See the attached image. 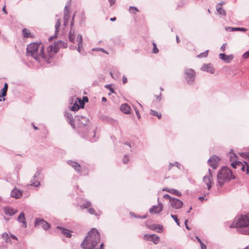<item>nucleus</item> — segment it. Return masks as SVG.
<instances>
[{
    "label": "nucleus",
    "mask_w": 249,
    "mask_h": 249,
    "mask_svg": "<svg viewBox=\"0 0 249 249\" xmlns=\"http://www.w3.org/2000/svg\"><path fill=\"white\" fill-rule=\"evenodd\" d=\"M100 241V235L98 230L95 229H91L88 233L81 244L83 249H97L96 245Z\"/></svg>",
    "instance_id": "obj_1"
},
{
    "label": "nucleus",
    "mask_w": 249,
    "mask_h": 249,
    "mask_svg": "<svg viewBox=\"0 0 249 249\" xmlns=\"http://www.w3.org/2000/svg\"><path fill=\"white\" fill-rule=\"evenodd\" d=\"M75 119H77L79 121V124L80 125L79 127L81 129H83L84 130H86V132H85V131L81 132V130H79L81 136L85 139L89 140L91 142H95L97 140L95 138V133L97 127H95L90 131L89 128L88 129H87V127L86 126L89 121V119L82 116H77V117H75Z\"/></svg>",
    "instance_id": "obj_2"
},
{
    "label": "nucleus",
    "mask_w": 249,
    "mask_h": 249,
    "mask_svg": "<svg viewBox=\"0 0 249 249\" xmlns=\"http://www.w3.org/2000/svg\"><path fill=\"white\" fill-rule=\"evenodd\" d=\"M44 47L40 43H32L27 46L26 54L31 56L37 61L40 60V58H45L46 55L44 52Z\"/></svg>",
    "instance_id": "obj_3"
},
{
    "label": "nucleus",
    "mask_w": 249,
    "mask_h": 249,
    "mask_svg": "<svg viewBox=\"0 0 249 249\" xmlns=\"http://www.w3.org/2000/svg\"><path fill=\"white\" fill-rule=\"evenodd\" d=\"M229 227L231 228H240V232L244 234H249V213L241 215Z\"/></svg>",
    "instance_id": "obj_4"
},
{
    "label": "nucleus",
    "mask_w": 249,
    "mask_h": 249,
    "mask_svg": "<svg viewBox=\"0 0 249 249\" xmlns=\"http://www.w3.org/2000/svg\"><path fill=\"white\" fill-rule=\"evenodd\" d=\"M217 178L219 185L220 187H222L225 182H229L231 179L234 178V177L229 168L223 167L218 172Z\"/></svg>",
    "instance_id": "obj_5"
},
{
    "label": "nucleus",
    "mask_w": 249,
    "mask_h": 249,
    "mask_svg": "<svg viewBox=\"0 0 249 249\" xmlns=\"http://www.w3.org/2000/svg\"><path fill=\"white\" fill-rule=\"evenodd\" d=\"M63 42L62 41H60L59 42H58L57 44L55 45H50L48 46L47 48V54H46V58H44L45 59L46 61L49 63L50 58L52 57V55L55 54L57 50L59 48V46L62 44Z\"/></svg>",
    "instance_id": "obj_6"
},
{
    "label": "nucleus",
    "mask_w": 249,
    "mask_h": 249,
    "mask_svg": "<svg viewBox=\"0 0 249 249\" xmlns=\"http://www.w3.org/2000/svg\"><path fill=\"white\" fill-rule=\"evenodd\" d=\"M196 76V72L192 69H186L185 71V77L189 85L194 83Z\"/></svg>",
    "instance_id": "obj_7"
},
{
    "label": "nucleus",
    "mask_w": 249,
    "mask_h": 249,
    "mask_svg": "<svg viewBox=\"0 0 249 249\" xmlns=\"http://www.w3.org/2000/svg\"><path fill=\"white\" fill-rule=\"evenodd\" d=\"M35 226L36 227L40 226L46 231L48 230L50 228V225L48 222L43 219L38 218H36Z\"/></svg>",
    "instance_id": "obj_8"
},
{
    "label": "nucleus",
    "mask_w": 249,
    "mask_h": 249,
    "mask_svg": "<svg viewBox=\"0 0 249 249\" xmlns=\"http://www.w3.org/2000/svg\"><path fill=\"white\" fill-rule=\"evenodd\" d=\"M41 170L39 169H37V171L36 172V173L34 174V175L33 177V179L31 180V185L35 187H39L40 185V182L37 180V178L39 177V176L41 174Z\"/></svg>",
    "instance_id": "obj_9"
},
{
    "label": "nucleus",
    "mask_w": 249,
    "mask_h": 249,
    "mask_svg": "<svg viewBox=\"0 0 249 249\" xmlns=\"http://www.w3.org/2000/svg\"><path fill=\"white\" fill-rule=\"evenodd\" d=\"M70 3H71V2L68 1L64 8V18H63V20H64L63 25L65 27H66L67 26L68 21H69V18H70V11L68 9V7L70 6Z\"/></svg>",
    "instance_id": "obj_10"
},
{
    "label": "nucleus",
    "mask_w": 249,
    "mask_h": 249,
    "mask_svg": "<svg viewBox=\"0 0 249 249\" xmlns=\"http://www.w3.org/2000/svg\"><path fill=\"white\" fill-rule=\"evenodd\" d=\"M170 204L171 207L175 209H180L183 204L182 201L175 197L170 200Z\"/></svg>",
    "instance_id": "obj_11"
},
{
    "label": "nucleus",
    "mask_w": 249,
    "mask_h": 249,
    "mask_svg": "<svg viewBox=\"0 0 249 249\" xmlns=\"http://www.w3.org/2000/svg\"><path fill=\"white\" fill-rule=\"evenodd\" d=\"M220 159L218 156H213L208 160L209 165L214 169H216L218 166V163Z\"/></svg>",
    "instance_id": "obj_12"
},
{
    "label": "nucleus",
    "mask_w": 249,
    "mask_h": 249,
    "mask_svg": "<svg viewBox=\"0 0 249 249\" xmlns=\"http://www.w3.org/2000/svg\"><path fill=\"white\" fill-rule=\"evenodd\" d=\"M144 239L145 240H150L152 241L155 244H157L160 242L159 236L156 234H146L144 235Z\"/></svg>",
    "instance_id": "obj_13"
},
{
    "label": "nucleus",
    "mask_w": 249,
    "mask_h": 249,
    "mask_svg": "<svg viewBox=\"0 0 249 249\" xmlns=\"http://www.w3.org/2000/svg\"><path fill=\"white\" fill-rule=\"evenodd\" d=\"M163 208L162 203L159 202L158 205H154L149 209V212L152 214H157L162 211Z\"/></svg>",
    "instance_id": "obj_14"
},
{
    "label": "nucleus",
    "mask_w": 249,
    "mask_h": 249,
    "mask_svg": "<svg viewBox=\"0 0 249 249\" xmlns=\"http://www.w3.org/2000/svg\"><path fill=\"white\" fill-rule=\"evenodd\" d=\"M219 57L226 63H229L233 59V55L232 54L226 55L225 53H221L219 55Z\"/></svg>",
    "instance_id": "obj_15"
},
{
    "label": "nucleus",
    "mask_w": 249,
    "mask_h": 249,
    "mask_svg": "<svg viewBox=\"0 0 249 249\" xmlns=\"http://www.w3.org/2000/svg\"><path fill=\"white\" fill-rule=\"evenodd\" d=\"M67 163L72 167L77 173H82L81 166L77 162L70 160L67 161Z\"/></svg>",
    "instance_id": "obj_16"
},
{
    "label": "nucleus",
    "mask_w": 249,
    "mask_h": 249,
    "mask_svg": "<svg viewBox=\"0 0 249 249\" xmlns=\"http://www.w3.org/2000/svg\"><path fill=\"white\" fill-rule=\"evenodd\" d=\"M203 71L209 72L210 73L213 74L214 72V69L211 64H204L201 68Z\"/></svg>",
    "instance_id": "obj_17"
},
{
    "label": "nucleus",
    "mask_w": 249,
    "mask_h": 249,
    "mask_svg": "<svg viewBox=\"0 0 249 249\" xmlns=\"http://www.w3.org/2000/svg\"><path fill=\"white\" fill-rule=\"evenodd\" d=\"M22 195V192L15 188L11 193V196L16 198H19Z\"/></svg>",
    "instance_id": "obj_18"
},
{
    "label": "nucleus",
    "mask_w": 249,
    "mask_h": 249,
    "mask_svg": "<svg viewBox=\"0 0 249 249\" xmlns=\"http://www.w3.org/2000/svg\"><path fill=\"white\" fill-rule=\"evenodd\" d=\"M57 229H59L61 231V233L63 234L64 235H66L67 237L70 238L71 236V231L67 229H65L64 228H62L60 226H57Z\"/></svg>",
    "instance_id": "obj_19"
},
{
    "label": "nucleus",
    "mask_w": 249,
    "mask_h": 249,
    "mask_svg": "<svg viewBox=\"0 0 249 249\" xmlns=\"http://www.w3.org/2000/svg\"><path fill=\"white\" fill-rule=\"evenodd\" d=\"M65 116L66 117L67 121L69 122L70 124L71 125V126L74 128L75 127V124L74 123V120L73 119L72 116L71 114L69 113H66L65 114Z\"/></svg>",
    "instance_id": "obj_20"
},
{
    "label": "nucleus",
    "mask_w": 249,
    "mask_h": 249,
    "mask_svg": "<svg viewBox=\"0 0 249 249\" xmlns=\"http://www.w3.org/2000/svg\"><path fill=\"white\" fill-rule=\"evenodd\" d=\"M120 109L124 114H128L130 113V107L127 104H122Z\"/></svg>",
    "instance_id": "obj_21"
},
{
    "label": "nucleus",
    "mask_w": 249,
    "mask_h": 249,
    "mask_svg": "<svg viewBox=\"0 0 249 249\" xmlns=\"http://www.w3.org/2000/svg\"><path fill=\"white\" fill-rule=\"evenodd\" d=\"M209 175L205 176L203 178V180L206 184H212V176L211 171L210 169H209Z\"/></svg>",
    "instance_id": "obj_22"
},
{
    "label": "nucleus",
    "mask_w": 249,
    "mask_h": 249,
    "mask_svg": "<svg viewBox=\"0 0 249 249\" xmlns=\"http://www.w3.org/2000/svg\"><path fill=\"white\" fill-rule=\"evenodd\" d=\"M18 221L21 222L23 224V227L26 228L27 224L25 221V215L23 213H21L18 217Z\"/></svg>",
    "instance_id": "obj_23"
},
{
    "label": "nucleus",
    "mask_w": 249,
    "mask_h": 249,
    "mask_svg": "<svg viewBox=\"0 0 249 249\" xmlns=\"http://www.w3.org/2000/svg\"><path fill=\"white\" fill-rule=\"evenodd\" d=\"M226 29L228 31L233 32V31H242L246 32L247 29L242 27H227Z\"/></svg>",
    "instance_id": "obj_24"
},
{
    "label": "nucleus",
    "mask_w": 249,
    "mask_h": 249,
    "mask_svg": "<svg viewBox=\"0 0 249 249\" xmlns=\"http://www.w3.org/2000/svg\"><path fill=\"white\" fill-rule=\"evenodd\" d=\"M152 230H157L159 232H162L163 231V227L161 225L153 224L151 226Z\"/></svg>",
    "instance_id": "obj_25"
},
{
    "label": "nucleus",
    "mask_w": 249,
    "mask_h": 249,
    "mask_svg": "<svg viewBox=\"0 0 249 249\" xmlns=\"http://www.w3.org/2000/svg\"><path fill=\"white\" fill-rule=\"evenodd\" d=\"M4 211L5 214L10 216L13 215L16 213V211L11 208H5Z\"/></svg>",
    "instance_id": "obj_26"
},
{
    "label": "nucleus",
    "mask_w": 249,
    "mask_h": 249,
    "mask_svg": "<svg viewBox=\"0 0 249 249\" xmlns=\"http://www.w3.org/2000/svg\"><path fill=\"white\" fill-rule=\"evenodd\" d=\"M216 11L217 13L222 16H225L226 12L225 10L223 9L221 6V3H218L216 6Z\"/></svg>",
    "instance_id": "obj_27"
},
{
    "label": "nucleus",
    "mask_w": 249,
    "mask_h": 249,
    "mask_svg": "<svg viewBox=\"0 0 249 249\" xmlns=\"http://www.w3.org/2000/svg\"><path fill=\"white\" fill-rule=\"evenodd\" d=\"M74 30L72 28H71L69 34V39L71 42H74Z\"/></svg>",
    "instance_id": "obj_28"
},
{
    "label": "nucleus",
    "mask_w": 249,
    "mask_h": 249,
    "mask_svg": "<svg viewBox=\"0 0 249 249\" xmlns=\"http://www.w3.org/2000/svg\"><path fill=\"white\" fill-rule=\"evenodd\" d=\"M60 19H58L57 20V21L56 22V24L55 25V36H57L58 33L59 32V28H60Z\"/></svg>",
    "instance_id": "obj_29"
},
{
    "label": "nucleus",
    "mask_w": 249,
    "mask_h": 249,
    "mask_svg": "<svg viewBox=\"0 0 249 249\" xmlns=\"http://www.w3.org/2000/svg\"><path fill=\"white\" fill-rule=\"evenodd\" d=\"M22 34L24 37H29L31 36V33L30 31L26 28L22 30Z\"/></svg>",
    "instance_id": "obj_30"
},
{
    "label": "nucleus",
    "mask_w": 249,
    "mask_h": 249,
    "mask_svg": "<svg viewBox=\"0 0 249 249\" xmlns=\"http://www.w3.org/2000/svg\"><path fill=\"white\" fill-rule=\"evenodd\" d=\"M169 193L172 194H174V195H176L178 196H181V193L180 192L174 189H171L170 191H169Z\"/></svg>",
    "instance_id": "obj_31"
},
{
    "label": "nucleus",
    "mask_w": 249,
    "mask_h": 249,
    "mask_svg": "<svg viewBox=\"0 0 249 249\" xmlns=\"http://www.w3.org/2000/svg\"><path fill=\"white\" fill-rule=\"evenodd\" d=\"M150 114L153 115V116H157L158 117V118L159 119H160L161 117V114L160 113H158V112L155 111V110H153L152 109H151L150 111Z\"/></svg>",
    "instance_id": "obj_32"
},
{
    "label": "nucleus",
    "mask_w": 249,
    "mask_h": 249,
    "mask_svg": "<svg viewBox=\"0 0 249 249\" xmlns=\"http://www.w3.org/2000/svg\"><path fill=\"white\" fill-rule=\"evenodd\" d=\"M80 107L76 102H75L73 106L71 107V111H77L79 109Z\"/></svg>",
    "instance_id": "obj_33"
},
{
    "label": "nucleus",
    "mask_w": 249,
    "mask_h": 249,
    "mask_svg": "<svg viewBox=\"0 0 249 249\" xmlns=\"http://www.w3.org/2000/svg\"><path fill=\"white\" fill-rule=\"evenodd\" d=\"M7 90L2 88L0 91V98L5 97L7 94Z\"/></svg>",
    "instance_id": "obj_34"
},
{
    "label": "nucleus",
    "mask_w": 249,
    "mask_h": 249,
    "mask_svg": "<svg viewBox=\"0 0 249 249\" xmlns=\"http://www.w3.org/2000/svg\"><path fill=\"white\" fill-rule=\"evenodd\" d=\"M91 206V203L90 202L87 201L86 203L81 205V209H87Z\"/></svg>",
    "instance_id": "obj_35"
},
{
    "label": "nucleus",
    "mask_w": 249,
    "mask_h": 249,
    "mask_svg": "<svg viewBox=\"0 0 249 249\" xmlns=\"http://www.w3.org/2000/svg\"><path fill=\"white\" fill-rule=\"evenodd\" d=\"M129 11L130 13H133V14H136V13L137 12H138L139 11V10L136 7H134V6H130L129 7Z\"/></svg>",
    "instance_id": "obj_36"
},
{
    "label": "nucleus",
    "mask_w": 249,
    "mask_h": 249,
    "mask_svg": "<svg viewBox=\"0 0 249 249\" xmlns=\"http://www.w3.org/2000/svg\"><path fill=\"white\" fill-rule=\"evenodd\" d=\"M107 121L110 124H111L113 125H115L116 124H117V121L116 120H115L111 118H107Z\"/></svg>",
    "instance_id": "obj_37"
},
{
    "label": "nucleus",
    "mask_w": 249,
    "mask_h": 249,
    "mask_svg": "<svg viewBox=\"0 0 249 249\" xmlns=\"http://www.w3.org/2000/svg\"><path fill=\"white\" fill-rule=\"evenodd\" d=\"M208 52L209 50L206 51L205 52L202 53L198 55L197 57L199 58L206 57L208 55Z\"/></svg>",
    "instance_id": "obj_38"
},
{
    "label": "nucleus",
    "mask_w": 249,
    "mask_h": 249,
    "mask_svg": "<svg viewBox=\"0 0 249 249\" xmlns=\"http://www.w3.org/2000/svg\"><path fill=\"white\" fill-rule=\"evenodd\" d=\"M2 238L6 242H8L9 238L8 234L6 232H4L1 234Z\"/></svg>",
    "instance_id": "obj_39"
},
{
    "label": "nucleus",
    "mask_w": 249,
    "mask_h": 249,
    "mask_svg": "<svg viewBox=\"0 0 249 249\" xmlns=\"http://www.w3.org/2000/svg\"><path fill=\"white\" fill-rule=\"evenodd\" d=\"M171 216L172 218H173V219L176 222L177 225L179 226V220L178 218V216L177 215H174V214H171Z\"/></svg>",
    "instance_id": "obj_40"
},
{
    "label": "nucleus",
    "mask_w": 249,
    "mask_h": 249,
    "mask_svg": "<svg viewBox=\"0 0 249 249\" xmlns=\"http://www.w3.org/2000/svg\"><path fill=\"white\" fill-rule=\"evenodd\" d=\"M153 53H157L159 52V49L157 47V45L156 43H153Z\"/></svg>",
    "instance_id": "obj_41"
},
{
    "label": "nucleus",
    "mask_w": 249,
    "mask_h": 249,
    "mask_svg": "<svg viewBox=\"0 0 249 249\" xmlns=\"http://www.w3.org/2000/svg\"><path fill=\"white\" fill-rule=\"evenodd\" d=\"M240 155L245 159L249 158V152L241 153L240 154Z\"/></svg>",
    "instance_id": "obj_42"
},
{
    "label": "nucleus",
    "mask_w": 249,
    "mask_h": 249,
    "mask_svg": "<svg viewBox=\"0 0 249 249\" xmlns=\"http://www.w3.org/2000/svg\"><path fill=\"white\" fill-rule=\"evenodd\" d=\"M105 87L106 89H109L112 93L115 92L114 89L111 87V85L110 84L106 85Z\"/></svg>",
    "instance_id": "obj_43"
},
{
    "label": "nucleus",
    "mask_w": 249,
    "mask_h": 249,
    "mask_svg": "<svg viewBox=\"0 0 249 249\" xmlns=\"http://www.w3.org/2000/svg\"><path fill=\"white\" fill-rule=\"evenodd\" d=\"M129 161V159L126 155H125L123 158V163L126 164Z\"/></svg>",
    "instance_id": "obj_44"
},
{
    "label": "nucleus",
    "mask_w": 249,
    "mask_h": 249,
    "mask_svg": "<svg viewBox=\"0 0 249 249\" xmlns=\"http://www.w3.org/2000/svg\"><path fill=\"white\" fill-rule=\"evenodd\" d=\"M242 163L240 161L233 162L231 164V166L235 169L237 164H241Z\"/></svg>",
    "instance_id": "obj_45"
},
{
    "label": "nucleus",
    "mask_w": 249,
    "mask_h": 249,
    "mask_svg": "<svg viewBox=\"0 0 249 249\" xmlns=\"http://www.w3.org/2000/svg\"><path fill=\"white\" fill-rule=\"evenodd\" d=\"M88 212L90 214L97 215V213H96L95 210L93 208H89L88 210Z\"/></svg>",
    "instance_id": "obj_46"
},
{
    "label": "nucleus",
    "mask_w": 249,
    "mask_h": 249,
    "mask_svg": "<svg viewBox=\"0 0 249 249\" xmlns=\"http://www.w3.org/2000/svg\"><path fill=\"white\" fill-rule=\"evenodd\" d=\"M232 154V156L231 155L230 157L231 160H232L231 159H232V157L234 158H236L237 157L236 154L233 152V150L232 149H231V151L229 153V154Z\"/></svg>",
    "instance_id": "obj_47"
},
{
    "label": "nucleus",
    "mask_w": 249,
    "mask_h": 249,
    "mask_svg": "<svg viewBox=\"0 0 249 249\" xmlns=\"http://www.w3.org/2000/svg\"><path fill=\"white\" fill-rule=\"evenodd\" d=\"M77 40L78 43H82V36L81 35H78Z\"/></svg>",
    "instance_id": "obj_48"
},
{
    "label": "nucleus",
    "mask_w": 249,
    "mask_h": 249,
    "mask_svg": "<svg viewBox=\"0 0 249 249\" xmlns=\"http://www.w3.org/2000/svg\"><path fill=\"white\" fill-rule=\"evenodd\" d=\"M74 17H75V14H73V16L72 17L71 21V28H72L73 26H74Z\"/></svg>",
    "instance_id": "obj_49"
},
{
    "label": "nucleus",
    "mask_w": 249,
    "mask_h": 249,
    "mask_svg": "<svg viewBox=\"0 0 249 249\" xmlns=\"http://www.w3.org/2000/svg\"><path fill=\"white\" fill-rule=\"evenodd\" d=\"M163 198L166 199H168L170 201V200H171V199H173V197L170 196L168 194H165L163 196Z\"/></svg>",
    "instance_id": "obj_50"
},
{
    "label": "nucleus",
    "mask_w": 249,
    "mask_h": 249,
    "mask_svg": "<svg viewBox=\"0 0 249 249\" xmlns=\"http://www.w3.org/2000/svg\"><path fill=\"white\" fill-rule=\"evenodd\" d=\"M243 58L244 59H247L249 57V52H247L245 53L242 56Z\"/></svg>",
    "instance_id": "obj_51"
},
{
    "label": "nucleus",
    "mask_w": 249,
    "mask_h": 249,
    "mask_svg": "<svg viewBox=\"0 0 249 249\" xmlns=\"http://www.w3.org/2000/svg\"><path fill=\"white\" fill-rule=\"evenodd\" d=\"M92 50H93V51H94V50L101 51V52H103V53H107V52L106 50H105L104 49H103V48H98V49H93Z\"/></svg>",
    "instance_id": "obj_52"
},
{
    "label": "nucleus",
    "mask_w": 249,
    "mask_h": 249,
    "mask_svg": "<svg viewBox=\"0 0 249 249\" xmlns=\"http://www.w3.org/2000/svg\"><path fill=\"white\" fill-rule=\"evenodd\" d=\"M134 109H135V111L136 114V115H137V116L138 118L139 119H140V117H141V115H140V113H139V111L138 109H137V107H135V108H134Z\"/></svg>",
    "instance_id": "obj_53"
},
{
    "label": "nucleus",
    "mask_w": 249,
    "mask_h": 249,
    "mask_svg": "<svg viewBox=\"0 0 249 249\" xmlns=\"http://www.w3.org/2000/svg\"><path fill=\"white\" fill-rule=\"evenodd\" d=\"M82 47V43H78V48H77V51L79 53H80L81 52V48Z\"/></svg>",
    "instance_id": "obj_54"
},
{
    "label": "nucleus",
    "mask_w": 249,
    "mask_h": 249,
    "mask_svg": "<svg viewBox=\"0 0 249 249\" xmlns=\"http://www.w3.org/2000/svg\"><path fill=\"white\" fill-rule=\"evenodd\" d=\"M226 43H224L223 44L222 46L220 48V50L222 51V52H224L225 50V48H226Z\"/></svg>",
    "instance_id": "obj_55"
},
{
    "label": "nucleus",
    "mask_w": 249,
    "mask_h": 249,
    "mask_svg": "<svg viewBox=\"0 0 249 249\" xmlns=\"http://www.w3.org/2000/svg\"><path fill=\"white\" fill-rule=\"evenodd\" d=\"M187 222H188V220L187 219H186L185 221V222H184V224H185V227L186 228V229H187L188 230H190V228L189 227V226H188L187 225Z\"/></svg>",
    "instance_id": "obj_56"
},
{
    "label": "nucleus",
    "mask_w": 249,
    "mask_h": 249,
    "mask_svg": "<svg viewBox=\"0 0 249 249\" xmlns=\"http://www.w3.org/2000/svg\"><path fill=\"white\" fill-rule=\"evenodd\" d=\"M174 165H175L178 169H180V164L178 162H175L174 163Z\"/></svg>",
    "instance_id": "obj_57"
},
{
    "label": "nucleus",
    "mask_w": 249,
    "mask_h": 249,
    "mask_svg": "<svg viewBox=\"0 0 249 249\" xmlns=\"http://www.w3.org/2000/svg\"><path fill=\"white\" fill-rule=\"evenodd\" d=\"M127 78L125 76H124L123 77V83L125 84L127 82Z\"/></svg>",
    "instance_id": "obj_58"
},
{
    "label": "nucleus",
    "mask_w": 249,
    "mask_h": 249,
    "mask_svg": "<svg viewBox=\"0 0 249 249\" xmlns=\"http://www.w3.org/2000/svg\"><path fill=\"white\" fill-rule=\"evenodd\" d=\"M200 246L201 249H206V246L204 243H201Z\"/></svg>",
    "instance_id": "obj_59"
},
{
    "label": "nucleus",
    "mask_w": 249,
    "mask_h": 249,
    "mask_svg": "<svg viewBox=\"0 0 249 249\" xmlns=\"http://www.w3.org/2000/svg\"><path fill=\"white\" fill-rule=\"evenodd\" d=\"M10 237L13 239H14V240H18V238L16 236H15V235L14 234H11L10 235Z\"/></svg>",
    "instance_id": "obj_60"
},
{
    "label": "nucleus",
    "mask_w": 249,
    "mask_h": 249,
    "mask_svg": "<svg viewBox=\"0 0 249 249\" xmlns=\"http://www.w3.org/2000/svg\"><path fill=\"white\" fill-rule=\"evenodd\" d=\"M247 167V168H246V172L247 174H249V165L248 164V163L245 162Z\"/></svg>",
    "instance_id": "obj_61"
},
{
    "label": "nucleus",
    "mask_w": 249,
    "mask_h": 249,
    "mask_svg": "<svg viewBox=\"0 0 249 249\" xmlns=\"http://www.w3.org/2000/svg\"><path fill=\"white\" fill-rule=\"evenodd\" d=\"M108 1L110 4V5H112L115 2V0H108Z\"/></svg>",
    "instance_id": "obj_62"
},
{
    "label": "nucleus",
    "mask_w": 249,
    "mask_h": 249,
    "mask_svg": "<svg viewBox=\"0 0 249 249\" xmlns=\"http://www.w3.org/2000/svg\"><path fill=\"white\" fill-rule=\"evenodd\" d=\"M8 85L7 83H5L3 87V89H5L6 90H8Z\"/></svg>",
    "instance_id": "obj_63"
},
{
    "label": "nucleus",
    "mask_w": 249,
    "mask_h": 249,
    "mask_svg": "<svg viewBox=\"0 0 249 249\" xmlns=\"http://www.w3.org/2000/svg\"><path fill=\"white\" fill-rule=\"evenodd\" d=\"M83 100L85 101V102H88V101H89V99H88V98L86 96H84L83 97Z\"/></svg>",
    "instance_id": "obj_64"
}]
</instances>
